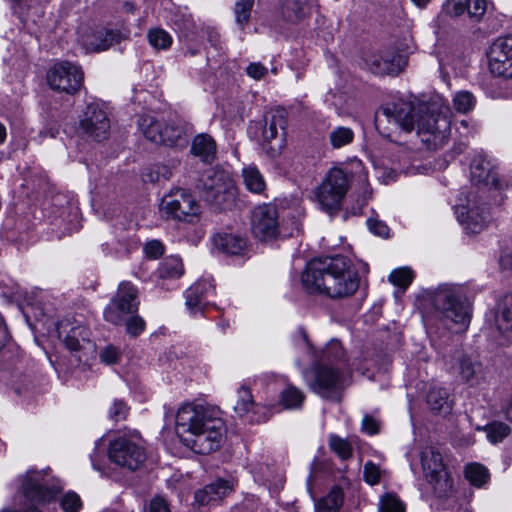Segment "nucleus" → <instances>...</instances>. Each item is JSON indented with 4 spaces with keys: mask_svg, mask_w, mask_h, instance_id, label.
<instances>
[{
    "mask_svg": "<svg viewBox=\"0 0 512 512\" xmlns=\"http://www.w3.org/2000/svg\"><path fill=\"white\" fill-rule=\"evenodd\" d=\"M460 374L465 381H471L476 374L475 364L468 357H462L459 362Z\"/></svg>",
    "mask_w": 512,
    "mask_h": 512,
    "instance_id": "nucleus-54",
    "label": "nucleus"
},
{
    "mask_svg": "<svg viewBox=\"0 0 512 512\" xmlns=\"http://www.w3.org/2000/svg\"><path fill=\"white\" fill-rule=\"evenodd\" d=\"M233 490L234 483L232 481L217 479L206 485L203 489L198 490L194 498L200 505H209L211 503L220 502Z\"/></svg>",
    "mask_w": 512,
    "mask_h": 512,
    "instance_id": "nucleus-21",
    "label": "nucleus"
},
{
    "mask_svg": "<svg viewBox=\"0 0 512 512\" xmlns=\"http://www.w3.org/2000/svg\"><path fill=\"white\" fill-rule=\"evenodd\" d=\"M78 34L79 42L90 52L106 50L121 39L119 31L104 28L94 30L90 27H81Z\"/></svg>",
    "mask_w": 512,
    "mask_h": 512,
    "instance_id": "nucleus-17",
    "label": "nucleus"
},
{
    "mask_svg": "<svg viewBox=\"0 0 512 512\" xmlns=\"http://www.w3.org/2000/svg\"><path fill=\"white\" fill-rule=\"evenodd\" d=\"M465 476L476 487H481L489 480L488 470L481 464L472 463L466 466Z\"/></svg>",
    "mask_w": 512,
    "mask_h": 512,
    "instance_id": "nucleus-35",
    "label": "nucleus"
},
{
    "mask_svg": "<svg viewBox=\"0 0 512 512\" xmlns=\"http://www.w3.org/2000/svg\"><path fill=\"white\" fill-rule=\"evenodd\" d=\"M254 406L251 391L247 387H241L238 391V400L234 410L240 415L249 412Z\"/></svg>",
    "mask_w": 512,
    "mask_h": 512,
    "instance_id": "nucleus-43",
    "label": "nucleus"
},
{
    "mask_svg": "<svg viewBox=\"0 0 512 512\" xmlns=\"http://www.w3.org/2000/svg\"><path fill=\"white\" fill-rule=\"evenodd\" d=\"M227 428L220 410L203 403L194 404V453L209 455L219 450Z\"/></svg>",
    "mask_w": 512,
    "mask_h": 512,
    "instance_id": "nucleus-4",
    "label": "nucleus"
},
{
    "mask_svg": "<svg viewBox=\"0 0 512 512\" xmlns=\"http://www.w3.org/2000/svg\"><path fill=\"white\" fill-rule=\"evenodd\" d=\"M207 36H208V40L211 42L212 45L215 46L218 43L219 35L214 29L207 28Z\"/></svg>",
    "mask_w": 512,
    "mask_h": 512,
    "instance_id": "nucleus-60",
    "label": "nucleus"
},
{
    "mask_svg": "<svg viewBox=\"0 0 512 512\" xmlns=\"http://www.w3.org/2000/svg\"><path fill=\"white\" fill-rule=\"evenodd\" d=\"M145 330V321L139 316H133L126 321V331L132 337H137Z\"/></svg>",
    "mask_w": 512,
    "mask_h": 512,
    "instance_id": "nucleus-53",
    "label": "nucleus"
},
{
    "mask_svg": "<svg viewBox=\"0 0 512 512\" xmlns=\"http://www.w3.org/2000/svg\"><path fill=\"white\" fill-rule=\"evenodd\" d=\"M246 73L254 80H261L268 74V69L260 62H252L246 67Z\"/></svg>",
    "mask_w": 512,
    "mask_h": 512,
    "instance_id": "nucleus-55",
    "label": "nucleus"
},
{
    "mask_svg": "<svg viewBox=\"0 0 512 512\" xmlns=\"http://www.w3.org/2000/svg\"><path fill=\"white\" fill-rule=\"evenodd\" d=\"M414 277L413 271L407 267L393 270L389 275V281L398 287L407 288Z\"/></svg>",
    "mask_w": 512,
    "mask_h": 512,
    "instance_id": "nucleus-40",
    "label": "nucleus"
},
{
    "mask_svg": "<svg viewBox=\"0 0 512 512\" xmlns=\"http://www.w3.org/2000/svg\"><path fill=\"white\" fill-rule=\"evenodd\" d=\"M99 357L104 364L113 365L119 361L121 352L117 347L110 344L100 351Z\"/></svg>",
    "mask_w": 512,
    "mask_h": 512,
    "instance_id": "nucleus-47",
    "label": "nucleus"
},
{
    "mask_svg": "<svg viewBox=\"0 0 512 512\" xmlns=\"http://www.w3.org/2000/svg\"><path fill=\"white\" fill-rule=\"evenodd\" d=\"M251 229L260 241L275 239L279 234L278 211L274 205L262 204L254 208Z\"/></svg>",
    "mask_w": 512,
    "mask_h": 512,
    "instance_id": "nucleus-13",
    "label": "nucleus"
},
{
    "mask_svg": "<svg viewBox=\"0 0 512 512\" xmlns=\"http://www.w3.org/2000/svg\"><path fill=\"white\" fill-rule=\"evenodd\" d=\"M432 305L441 322L454 333L464 332L470 324V303L461 290L452 285L439 286Z\"/></svg>",
    "mask_w": 512,
    "mask_h": 512,
    "instance_id": "nucleus-5",
    "label": "nucleus"
},
{
    "mask_svg": "<svg viewBox=\"0 0 512 512\" xmlns=\"http://www.w3.org/2000/svg\"><path fill=\"white\" fill-rule=\"evenodd\" d=\"M459 221L469 233H479L488 222V211L484 204L469 199L467 205H461L457 211Z\"/></svg>",
    "mask_w": 512,
    "mask_h": 512,
    "instance_id": "nucleus-19",
    "label": "nucleus"
},
{
    "mask_svg": "<svg viewBox=\"0 0 512 512\" xmlns=\"http://www.w3.org/2000/svg\"><path fill=\"white\" fill-rule=\"evenodd\" d=\"M495 322L501 333L512 329V295H506L498 304Z\"/></svg>",
    "mask_w": 512,
    "mask_h": 512,
    "instance_id": "nucleus-28",
    "label": "nucleus"
},
{
    "mask_svg": "<svg viewBox=\"0 0 512 512\" xmlns=\"http://www.w3.org/2000/svg\"><path fill=\"white\" fill-rule=\"evenodd\" d=\"M160 210L168 218L188 222L192 211V194L177 188L162 199Z\"/></svg>",
    "mask_w": 512,
    "mask_h": 512,
    "instance_id": "nucleus-16",
    "label": "nucleus"
},
{
    "mask_svg": "<svg viewBox=\"0 0 512 512\" xmlns=\"http://www.w3.org/2000/svg\"><path fill=\"white\" fill-rule=\"evenodd\" d=\"M369 230L380 237H387L389 235V228L383 222L376 219H369L367 221Z\"/></svg>",
    "mask_w": 512,
    "mask_h": 512,
    "instance_id": "nucleus-56",
    "label": "nucleus"
},
{
    "mask_svg": "<svg viewBox=\"0 0 512 512\" xmlns=\"http://www.w3.org/2000/svg\"><path fill=\"white\" fill-rule=\"evenodd\" d=\"M149 512H170V509L165 499L156 496L150 502Z\"/></svg>",
    "mask_w": 512,
    "mask_h": 512,
    "instance_id": "nucleus-57",
    "label": "nucleus"
},
{
    "mask_svg": "<svg viewBox=\"0 0 512 512\" xmlns=\"http://www.w3.org/2000/svg\"><path fill=\"white\" fill-rule=\"evenodd\" d=\"M242 178L245 188L253 194H262L266 189V182L259 169L254 165L244 167Z\"/></svg>",
    "mask_w": 512,
    "mask_h": 512,
    "instance_id": "nucleus-27",
    "label": "nucleus"
},
{
    "mask_svg": "<svg viewBox=\"0 0 512 512\" xmlns=\"http://www.w3.org/2000/svg\"><path fill=\"white\" fill-rule=\"evenodd\" d=\"M9 340V334L4 322V319L0 315V350L4 347V345Z\"/></svg>",
    "mask_w": 512,
    "mask_h": 512,
    "instance_id": "nucleus-59",
    "label": "nucleus"
},
{
    "mask_svg": "<svg viewBox=\"0 0 512 512\" xmlns=\"http://www.w3.org/2000/svg\"><path fill=\"white\" fill-rule=\"evenodd\" d=\"M511 260H512V255H506L504 257L501 258V265L504 267V268H509V269H512V263H511Z\"/></svg>",
    "mask_w": 512,
    "mask_h": 512,
    "instance_id": "nucleus-61",
    "label": "nucleus"
},
{
    "mask_svg": "<svg viewBox=\"0 0 512 512\" xmlns=\"http://www.w3.org/2000/svg\"><path fill=\"white\" fill-rule=\"evenodd\" d=\"M352 175L341 167H332L315 189L314 195L320 208L330 215L340 211L350 184Z\"/></svg>",
    "mask_w": 512,
    "mask_h": 512,
    "instance_id": "nucleus-6",
    "label": "nucleus"
},
{
    "mask_svg": "<svg viewBox=\"0 0 512 512\" xmlns=\"http://www.w3.org/2000/svg\"><path fill=\"white\" fill-rule=\"evenodd\" d=\"M165 247L159 240L148 241L144 245V253L147 258L157 259L164 254Z\"/></svg>",
    "mask_w": 512,
    "mask_h": 512,
    "instance_id": "nucleus-52",
    "label": "nucleus"
},
{
    "mask_svg": "<svg viewBox=\"0 0 512 512\" xmlns=\"http://www.w3.org/2000/svg\"><path fill=\"white\" fill-rule=\"evenodd\" d=\"M379 512H405V505L396 495L387 493L380 499Z\"/></svg>",
    "mask_w": 512,
    "mask_h": 512,
    "instance_id": "nucleus-41",
    "label": "nucleus"
},
{
    "mask_svg": "<svg viewBox=\"0 0 512 512\" xmlns=\"http://www.w3.org/2000/svg\"><path fill=\"white\" fill-rule=\"evenodd\" d=\"M194 193L219 211H231L241 207L239 190L231 175L218 167L205 169L197 178Z\"/></svg>",
    "mask_w": 512,
    "mask_h": 512,
    "instance_id": "nucleus-3",
    "label": "nucleus"
},
{
    "mask_svg": "<svg viewBox=\"0 0 512 512\" xmlns=\"http://www.w3.org/2000/svg\"><path fill=\"white\" fill-rule=\"evenodd\" d=\"M6 136V128L2 123H0V144H2L5 141Z\"/></svg>",
    "mask_w": 512,
    "mask_h": 512,
    "instance_id": "nucleus-62",
    "label": "nucleus"
},
{
    "mask_svg": "<svg viewBox=\"0 0 512 512\" xmlns=\"http://www.w3.org/2000/svg\"><path fill=\"white\" fill-rule=\"evenodd\" d=\"M175 431L180 441L189 447L192 441V404L185 403L177 411Z\"/></svg>",
    "mask_w": 512,
    "mask_h": 512,
    "instance_id": "nucleus-24",
    "label": "nucleus"
},
{
    "mask_svg": "<svg viewBox=\"0 0 512 512\" xmlns=\"http://www.w3.org/2000/svg\"><path fill=\"white\" fill-rule=\"evenodd\" d=\"M59 339L70 351H80L86 346H92L89 330L74 318L62 319L57 325Z\"/></svg>",
    "mask_w": 512,
    "mask_h": 512,
    "instance_id": "nucleus-15",
    "label": "nucleus"
},
{
    "mask_svg": "<svg viewBox=\"0 0 512 512\" xmlns=\"http://www.w3.org/2000/svg\"><path fill=\"white\" fill-rule=\"evenodd\" d=\"M369 70L377 75H396L407 65V57L394 50H388L369 57Z\"/></svg>",
    "mask_w": 512,
    "mask_h": 512,
    "instance_id": "nucleus-18",
    "label": "nucleus"
},
{
    "mask_svg": "<svg viewBox=\"0 0 512 512\" xmlns=\"http://www.w3.org/2000/svg\"><path fill=\"white\" fill-rule=\"evenodd\" d=\"M421 464L425 477L431 482H439L446 473L444 472V464L442 456L432 447H426L421 452Z\"/></svg>",
    "mask_w": 512,
    "mask_h": 512,
    "instance_id": "nucleus-22",
    "label": "nucleus"
},
{
    "mask_svg": "<svg viewBox=\"0 0 512 512\" xmlns=\"http://www.w3.org/2000/svg\"><path fill=\"white\" fill-rule=\"evenodd\" d=\"M184 267L182 260L177 256L165 258L157 269L158 276L163 279L179 278L183 275Z\"/></svg>",
    "mask_w": 512,
    "mask_h": 512,
    "instance_id": "nucleus-29",
    "label": "nucleus"
},
{
    "mask_svg": "<svg viewBox=\"0 0 512 512\" xmlns=\"http://www.w3.org/2000/svg\"><path fill=\"white\" fill-rule=\"evenodd\" d=\"M42 479V474L36 471H28L25 476L22 484L23 493L33 503L42 504L54 498L53 492L44 487Z\"/></svg>",
    "mask_w": 512,
    "mask_h": 512,
    "instance_id": "nucleus-20",
    "label": "nucleus"
},
{
    "mask_svg": "<svg viewBox=\"0 0 512 512\" xmlns=\"http://www.w3.org/2000/svg\"><path fill=\"white\" fill-rule=\"evenodd\" d=\"M137 124L142 134L153 143L171 147L187 143L184 128L179 122L166 123L151 115H141Z\"/></svg>",
    "mask_w": 512,
    "mask_h": 512,
    "instance_id": "nucleus-9",
    "label": "nucleus"
},
{
    "mask_svg": "<svg viewBox=\"0 0 512 512\" xmlns=\"http://www.w3.org/2000/svg\"><path fill=\"white\" fill-rule=\"evenodd\" d=\"M505 414H506V418L512 422V398H511V401L505 411Z\"/></svg>",
    "mask_w": 512,
    "mask_h": 512,
    "instance_id": "nucleus-63",
    "label": "nucleus"
},
{
    "mask_svg": "<svg viewBox=\"0 0 512 512\" xmlns=\"http://www.w3.org/2000/svg\"><path fill=\"white\" fill-rule=\"evenodd\" d=\"M491 174L490 163L485 159H474L471 164V177L474 182L485 183Z\"/></svg>",
    "mask_w": 512,
    "mask_h": 512,
    "instance_id": "nucleus-38",
    "label": "nucleus"
},
{
    "mask_svg": "<svg viewBox=\"0 0 512 512\" xmlns=\"http://www.w3.org/2000/svg\"><path fill=\"white\" fill-rule=\"evenodd\" d=\"M304 399L305 395L303 391L293 385H287L280 393V403L286 409L300 408Z\"/></svg>",
    "mask_w": 512,
    "mask_h": 512,
    "instance_id": "nucleus-32",
    "label": "nucleus"
},
{
    "mask_svg": "<svg viewBox=\"0 0 512 512\" xmlns=\"http://www.w3.org/2000/svg\"><path fill=\"white\" fill-rule=\"evenodd\" d=\"M416 6L420 7V8H423V7H426V5L431 1V0H411Z\"/></svg>",
    "mask_w": 512,
    "mask_h": 512,
    "instance_id": "nucleus-64",
    "label": "nucleus"
},
{
    "mask_svg": "<svg viewBox=\"0 0 512 512\" xmlns=\"http://www.w3.org/2000/svg\"><path fill=\"white\" fill-rule=\"evenodd\" d=\"M194 166L201 162L212 165L217 159V144L214 138L206 133L194 137Z\"/></svg>",
    "mask_w": 512,
    "mask_h": 512,
    "instance_id": "nucleus-23",
    "label": "nucleus"
},
{
    "mask_svg": "<svg viewBox=\"0 0 512 512\" xmlns=\"http://www.w3.org/2000/svg\"><path fill=\"white\" fill-rule=\"evenodd\" d=\"M127 405L120 400H115L109 409V417L115 422L126 419L128 414Z\"/></svg>",
    "mask_w": 512,
    "mask_h": 512,
    "instance_id": "nucleus-50",
    "label": "nucleus"
},
{
    "mask_svg": "<svg viewBox=\"0 0 512 512\" xmlns=\"http://www.w3.org/2000/svg\"><path fill=\"white\" fill-rule=\"evenodd\" d=\"M354 132L351 128L338 126L329 134V141L334 149H340L353 142Z\"/></svg>",
    "mask_w": 512,
    "mask_h": 512,
    "instance_id": "nucleus-34",
    "label": "nucleus"
},
{
    "mask_svg": "<svg viewBox=\"0 0 512 512\" xmlns=\"http://www.w3.org/2000/svg\"><path fill=\"white\" fill-rule=\"evenodd\" d=\"M254 0H236L234 5L235 21L242 28L248 24Z\"/></svg>",
    "mask_w": 512,
    "mask_h": 512,
    "instance_id": "nucleus-39",
    "label": "nucleus"
},
{
    "mask_svg": "<svg viewBox=\"0 0 512 512\" xmlns=\"http://www.w3.org/2000/svg\"><path fill=\"white\" fill-rule=\"evenodd\" d=\"M345 352L342 344L337 340H332L326 347L325 357L330 361L342 360Z\"/></svg>",
    "mask_w": 512,
    "mask_h": 512,
    "instance_id": "nucleus-49",
    "label": "nucleus"
},
{
    "mask_svg": "<svg viewBox=\"0 0 512 512\" xmlns=\"http://www.w3.org/2000/svg\"><path fill=\"white\" fill-rule=\"evenodd\" d=\"M79 127L81 132L95 141L105 140L110 132V120L106 111L96 103L88 104Z\"/></svg>",
    "mask_w": 512,
    "mask_h": 512,
    "instance_id": "nucleus-14",
    "label": "nucleus"
},
{
    "mask_svg": "<svg viewBox=\"0 0 512 512\" xmlns=\"http://www.w3.org/2000/svg\"><path fill=\"white\" fill-rule=\"evenodd\" d=\"M469 0H447L446 10L452 16H460L468 13Z\"/></svg>",
    "mask_w": 512,
    "mask_h": 512,
    "instance_id": "nucleus-51",
    "label": "nucleus"
},
{
    "mask_svg": "<svg viewBox=\"0 0 512 512\" xmlns=\"http://www.w3.org/2000/svg\"><path fill=\"white\" fill-rule=\"evenodd\" d=\"M452 112L448 104L435 99L429 104L415 107L411 102L398 101L383 108L376 118L381 134L391 141H397L396 133H410L415 128L417 135L427 147L442 144L450 131Z\"/></svg>",
    "mask_w": 512,
    "mask_h": 512,
    "instance_id": "nucleus-1",
    "label": "nucleus"
},
{
    "mask_svg": "<svg viewBox=\"0 0 512 512\" xmlns=\"http://www.w3.org/2000/svg\"><path fill=\"white\" fill-rule=\"evenodd\" d=\"M305 379L310 389L322 398L339 402L345 387V378L337 369L315 364L305 372Z\"/></svg>",
    "mask_w": 512,
    "mask_h": 512,
    "instance_id": "nucleus-8",
    "label": "nucleus"
},
{
    "mask_svg": "<svg viewBox=\"0 0 512 512\" xmlns=\"http://www.w3.org/2000/svg\"><path fill=\"white\" fill-rule=\"evenodd\" d=\"M452 102L458 113L466 114L474 108L476 99L471 92L463 90L455 93Z\"/></svg>",
    "mask_w": 512,
    "mask_h": 512,
    "instance_id": "nucleus-36",
    "label": "nucleus"
},
{
    "mask_svg": "<svg viewBox=\"0 0 512 512\" xmlns=\"http://www.w3.org/2000/svg\"><path fill=\"white\" fill-rule=\"evenodd\" d=\"M343 503V493L339 487H334L316 505L318 512H338Z\"/></svg>",
    "mask_w": 512,
    "mask_h": 512,
    "instance_id": "nucleus-31",
    "label": "nucleus"
},
{
    "mask_svg": "<svg viewBox=\"0 0 512 512\" xmlns=\"http://www.w3.org/2000/svg\"><path fill=\"white\" fill-rule=\"evenodd\" d=\"M363 430L371 435L379 432V423L376 419L366 415L362 420Z\"/></svg>",
    "mask_w": 512,
    "mask_h": 512,
    "instance_id": "nucleus-58",
    "label": "nucleus"
},
{
    "mask_svg": "<svg viewBox=\"0 0 512 512\" xmlns=\"http://www.w3.org/2000/svg\"><path fill=\"white\" fill-rule=\"evenodd\" d=\"M262 128L261 144L266 153L275 157L280 154L284 145L286 119L283 110H276L265 116Z\"/></svg>",
    "mask_w": 512,
    "mask_h": 512,
    "instance_id": "nucleus-12",
    "label": "nucleus"
},
{
    "mask_svg": "<svg viewBox=\"0 0 512 512\" xmlns=\"http://www.w3.org/2000/svg\"><path fill=\"white\" fill-rule=\"evenodd\" d=\"M363 473H364V480L368 484L375 485V484L379 483L380 478H381V470H380L379 466H377L373 462L368 461L365 463L364 468H363Z\"/></svg>",
    "mask_w": 512,
    "mask_h": 512,
    "instance_id": "nucleus-48",
    "label": "nucleus"
},
{
    "mask_svg": "<svg viewBox=\"0 0 512 512\" xmlns=\"http://www.w3.org/2000/svg\"><path fill=\"white\" fill-rule=\"evenodd\" d=\"M212 240L218 250L229 255H239L246 248V240L232 233H218Z\"/></svg>",
    "mask_w": 512,
    "mask_h": 512,
    "instance_id": "nucleus-26",
    "label": "nucleus"
},
{
    "mask_svg": "<svg viewBox=\"0 0 512 512\" xmlns=\"http://www.w3.org/2000/svg\"><path fill=\"white\" fill-rule=\"evenodd\" d=\"M301 283L310 294L342 299L358 290L360 278L348 258L334 256L308 262L301 274Z\"/></svg>",
    "mask_w": 512,
    "mask_h": 512,
    "instance_id": "nucleus-2",
    "label": "nucleus"
},
{
    "mask_svg": "<svg viewBox=\"0 0 512 512\" xmlns=\"http://www.w3.org/2000/svg\"><path fill=\"white\" fill-rule=\"evenodd\" d=\"M487 437L490 442H501L510 433V427L503 422H494L486 427Z\"/></svg>",
    "mask_w": 512,
    "mask_h": 512,
    "instance_id": "nucleus-44",
    "label": "nucleus"
},
{
    "mask_svg": "<svg viewBox=\"0 0 512 512\" xmlns=\"http://www.w3.org/2000/svg\"><path fill=\"white\" fill-rule=\"evenodd\" d=\"M282 13L290 21H297L306 15V5L301 0H285Z\"/></svg>",
    "mask_w": 512,
    "mask_h": 512,
    "instance_id": "nucleus-37",
    "label": "nucleus"
},
{
    "mask_svg": "<svg viewBox=\"0 0 512 512\" xmlns=\"http://www.w3.org/2000/svg\"><path fill=\"white\" fill-rule=\"evenodd\" d=\"M329 446L330 449L343 460L350 458L352 455L350 443L339 436L332 435L329 439Z\"/></svg>",
    "mask_w": 512,
    "mask_h": 512,
    "instance_id": "nucleus-42",
    "label": "nucleus"
},
{
    "mask_svg": "<svg viewBox=\"0 0 512 512\" xmlns=\"http://www.w3.org/2000/svg\"><path fill=\"white\" fill-rule=\"evenodd\" d=\"M430 408L436 412L448 413L451 409L449 395L446 389L434 387L427 395Z\"/></svg>",
    "mask_w": 512,
    "mask_h": 512,
    "instance_id": "nucleus-30",
    "label": "nucleus"
},
{
    "mask_svg": "<svg viewBox=\"0 0 512 512\" xmlns=\"http://www.w3.org/2000/svg\"><path fill=\"white\" fill-rule=\"evenodd\" d=\"M138 306L136 287L129 282H122L116 296L106 307L104 318L112 324L119 325L123 322V316L136 312Z\"/></svg>",
    "mask_w": 512,
    "mask_h": 512,
    "instance_id": "nucleus-11",
    "label": "nucleus"
},
{
    "mask_svg": "<svg viewBox=\"0 0 512 512\" xmlns=\"http://www.w3.org/2000/svg\"><path fill=\"white\" fill-rule=\"evenodd\" d=\"M147 38L149 44L155 50H167L173 42L172 36L166 30L159 27L149 29Z\"/></svg>",
    "mask_w": 512,
    "mask_h": 512,
    "instance_id": "nucleus-33",
    "label": "nucleus"
},
{
    "mask_svg": "<svg viewBox=\"0 0 512 512\" xmlns=\"http://www.w3.org/2000/svg\"><path fill=\"white\" fill-rule=\"evenodd\" d=\"M83 80L81 67L68 61L54 64L47 73L49 87L69 95L75 94L81 88Z\"/></svg>",
    "mask_w": 512,
    "mask_h": 512,
    "instance_id": "nucleus-10",
    "label": "nucleus"
},
{
    "mask_svg": "<svg viewBox=\"0 0 512 512\" xmlns=\"http://www.w3.org/2000/svg\"><path fill=\"white\" fill-rule=\"evenodd\" d=\"M489 70L498 77L512 78V62L500 50L499 45L490 47L488 54Z\"/></svg>",
    "mask_w": 512,
    "mask_h": 512,
    "instance_id": "nucleus-25",
    "label": "nucleus"
},
{
    "mask_svg": "<svg viewBox=\"0 0 512 512\" xmlns=\"http://www.w3.org/2000/svg\"><path fill=\"white\" fill-rule=\"evenodd\" d=\"M109 459L116 465L135 471L146 460V451L138 431L132 430L119 435L109 444Z\"/></svg>",
    "mask_w": 512,
    "mask_h": 512,
    "instance_id": "nucleus-7",
    "label": "nucleus"
},
{
    "mask_svg": "<svg viewBox=\"0 0 512 512\" xmlns=\"http://www.w3.org/2000/svg\"><path fill=\"white\" fill-rule=\"evenodd\" d=\"M487 11L486 0H469L468 15L473 21H480Z\"/></svg>",
    "mask_w": 512,
    "mask_h": 512,
    "instance_id": "nucleus-46",
    "label": "nucleus"
},
{
    "mask_svg": "<svg viewBox=\"0 0 512 512\" xmlns=\"http://www.w3.org/2000/svg\"><path fill=\"white\" fill-rule=\"evenodd\" d=\"M60 506L64 512H79L82 501L75 492H68L61 498Z\"/></svg>",
    "mask_w": 512,
    "mask_h": 512,
    "instance_id": "nucleus-45",
    "label": "nucleus"
}]
</instances>
